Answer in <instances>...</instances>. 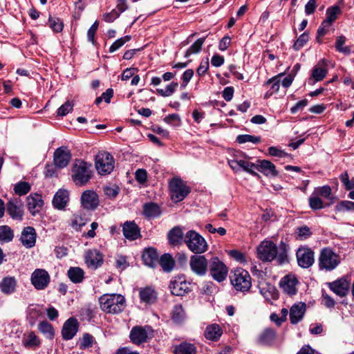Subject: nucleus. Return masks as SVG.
<instances>
[{
	"label": "nucleus",
	"instance_id": "f257e3e1",
	"mask_svg": "<svg viewBox=\"0 0 354 354\" xmlns=\"http://www.w3.org/2000/svg\"><path fill=\"white\" fill-rule=\"evenodd\" d=\"M257 253L258 258L263 261L276 259L279 263H283L288 257L286 245H259Z\"/></svg>",
	"mask_w": 354,
	"mask_h": 354
},
{
	"label": "nucleus",
	"instance_id": "338daca9",
	"mask_svg": "<svg viewBox=\"0 0 354 354\" xmlns=\"http://www.w3.org/2000/svg\"><path fill=\"white\" fill-rule=\"evenodd\" d=\"M283 75H284L283 73H280L278 75H277L271 79H269L266 82V84H272L271 89L272 91V93H276V92L279 91V88H280V81L278 80V78L279 77H281Z\"/></svg>",
	"mask_w": 354,
	"mask_h": 354
},
{
	"label": "nucleus",
	"instance_id": "49530a36",
	"mask_svg": "<svg viewBox=\"0 0 354 354\" xmlns=\"http://www.w3.org/2000/svg\"><path fill=\"white\" fill-rule=\"evenodd\" d=\"M205 38L198 39L186 51L185 57H188L192 54L198 53L200 52L202 46L205 41Z\"/></svg>",
	"mask_w": 354,
	"mask_h": 354
},
{
	"label": "nucleus",
	"instance_id": "4be33fe9",
	"mask_svg": "<svg viewBox=\"0 0 354 354\" xmlns=\"http://www.w3.org/2000/svg\"><path fill=\"white\" fill-rule=\"evenodd\" d=\"M44 313L43 306L39 304H30L27 310V319L30 325L35 324L38 319L42 317Z\"/></svg>",
	"mask_w": 354,
	"mask_h": 354
},
{
	"label": "nucleus",
	"instance_id": "6e6d98bb",
	"mask_svg": "<svg viewBox=\"0 0 354 354\" xmlns=\"http://www.w3.org/2000/svg\"><path fill=\"white\" fill-rule=\"evenodd\" d=\"M175 75L176 73L167 72L162 75V78L159 77H153L151 79V84L153 86H158L161 83L162 80H163L165 82H169L172 80Z\"/></svg>",
	"mask_w": 354,
	"mask_h": 354
},
{
	"label": "nucleus",
	"instance_id": "8fccbe9b",
	"mask_svg": "<svg viewBox=\"0 0 354 354\" xmlns=\"http://www.w3.org/2000/svg\"><path fill=\"white\" fill-rule=\"evenodd\" d=\"M236 141L240 144L245 142L257 144L261 142V138L259 136H255L249 134H243L236 137Z\"/></svg>",
	"mask_w": 354,
	"mask_h": 354
},
{
	"label": "nucleus",
	"instance_id": "4468645a",
	"mask_svg": "<svg viewBox=\"0 0 354 354\" xmlns=\"http://www.w3.org/2000/svg\"><path fill=\"white\" fill-rule=\"evenodd\" d=\"M81 205L83 209L88 211L95 209L99 205L97 194L93 190L84 191L81 196Z\"/></svg>",
	"mask_w": 354,
	"mask_h": 354
},
{
	"label": "nucleus",
	"instance_id": "5fc2aeb1",
	"mask_svg": "<svg viewBox=\"0 0 354 354\" xmlns=\"http://www.w3.org/2000/svg\"><path fill=\"white\" fill-rule=\"evenodd\" d=\"M14 190L17 195L23 196L30 190V185L26 182H19L15 185Z\"/></svg>",
	"mask_w": 354,
	"mask_h": 354
},
{
	"label": "nucleus",
	"instance_id": "58836bf2",
	"mask_svg": "<svg viewBox=\"0 0 354 354\" xmlns=\"http://www.w3.org/2000/svg\"><path fill=\"white\" fill-rule=\"evenodd\" d=\"M341 10L338 6H333L326 10V18L324 24H332L336 20L337 15L340 14Z\"/></svg>",
	"mask_w": 354,
	"mask_h": 354
},
{
	"label": "nucleus",
	"instance_id": "412c9836",
	"mask_svg": "<svg viewBox=\"0 0 354 354\" xmlns=\"http://www.w3.org/2000/svg\"><path fill=\"white\" fill-rule=\"evenodd\" d=\"M7 211L14 219H21L23 216L22 204L19 199L12 198L7 204Z\"/></svg>",
	"mask_w": 354,
	"mask_h": 354
},
{
	"label": "nucleus",
	"instance_id": "603ef678",
	"mask_svg": "<svg viewBox=\"0 0 354 354\" xmlns=\"http://www.w3.org/2000/svg\"><path fill=\"white\" fill-rule=\"evenodd\" d=\"M309 205L311 209L317 210L324 208V203L322 200L314 193L309 198Z\"/></svg>",
	"mask_w": 354,
	"mask_h": 354
},
{
	"label": "nucleus",
	"instance_id": "0eeeda50",
	"mask_svg": "<svg viewBox=\"0 0 354 354\" xmlns=\"http://www.w3.org/2000/svg\"><path fill=\"white\" fill-rule=\"evenodd\" d=\"M95 167L101 175L110 174L114 169V159L108 152H100L95 157Z\"/></svg>",
	"mask_w": 354,
	"mask_h": 354
},
{
	"label": "nucleus",
	"instance_id": "0e129e2a",
	"mask_svg": "<svg viewBox=\"0 0 354 354\" xmlns=\"http://www.w3.org/2000/svg\"><path fill=\"white\" fill-rule=\"evenodd\" d=\"M73 107V103L71 101H66L57 110V115L64 116L71 112Z\"/></svg>",
	"mask_w": 354,
	"mask_h": 354
},
{
	"label": "nucleus",
	"instance_id": "2eb2a0df",
	"mask_svg": "<svg viewBox=\"0 0 354 354\" xmlns=\"http://www.w3.org/2000/svg\"><path fill=\"white\" fill-rule=\"evenodd\" d=\"M189 265L192 272L197 275L203 276L207 272V261L204 256H192L190 259Z\"/></svg>",
	"mask_w": 354,
	"mask_h": 354
},
{
	"label": "nucleus",
	"instance_id": "a18cd8bd",
	"mask_svg": "<svg viewBox=\"0 0 354 354\" xmlns=\"http://www.w3.org/2000/svg\"><path fill=\"white\" fill-rule=\"evenodd\" d=\"M171 317L175 322L180 323L185 318V313L182 306H175L172 310Z\"/></svg>",
	"mask_w": 354,
	"mask_h": 354
},
{
	"label": "nucleus",
	"instance_id": "864d4df0",
	"mask_svg": "<svg viewBox=\"0 0 354 354\" xmlns=\"http://www.w3.org/2000/svg\"><path fill=\"white\" fill-rule=\"evenodd\" d=\"M345 42L346 37L344 36L338 37L336 39L335 48L339 52L347 55L350 53L351 49L349 47L344 46Z\"/></svg>",
	"mask_w": 354,
	"mask_h": 354
},
{
	"label": "nucleus",
	"instance_id": "c03bdc74",
	"mask_svg": "<svg viewBox=\"0 0 354 354\" xmlns=\"http://www.w3.org/2000/svg\"><path fill=\"white\" fill-rule=\"evenodd\" d=\"M39 344V339L33 332L29 333L23 339V344L27 348L38 346Z\"/></svg>",
	"mask_w": 354,
	"mask_h": 354
},
{
	"label": "nucleus",
	"instance_id": "7c9ffc66",
	"mask_svg": "<svg viewBox=\"0 0 354 354\" xmlns=\"http://www.w3.org/2000/svg\"><path fill=\"white\" fill-rule=\"evenodd\" d=\"M328 70L326 68V62L325 60H322L313 67L311 77L315 82H319L326 76Z\"/></svg>",
	"mask_w": 354,
	"mask_h": 354
},
{
	"label": "nucleus",
	"instance_id": "774afa93",
	"mask_svg": "<svg viewBox=\"0 0 354 354\" xmlns=\"http://www.w3.org/2000/svg\"><path fill=\"white\" fill-rule=\"evenodd\" d=\"M268 154L271 156H275L279 158H285L288 156V154L286 152L276 147H269Z\"/></svg>",
	"mask_w": 354,
	"mask_h": 354
},
{
	"label": "nucleus",
	"instance_id": "39448f33",
	"mask_svg": "<svg viewBox=\"0 0 354 354\" xmlns=\"http://www.w3.org/2000/svg\"><path fill=\"white\" fill-rule=\"evenodd\" d=\"M171 198L174 203L183 201L190 192V189L180 178H174L169 183Z\"/></svg>",
	"mask_w": 354,
	"mask_h": 354
},
{
	"label": "nucleus",
	"instance_id": "7ed1b4c3",
	"mask_svg": "<svg viewBox=\"0 0 354 354\" xmlns=\"http://www.w3.org/2000/svg\"><path fill=\"white\" fill-rule=\"evenodd\" d=\"M91 165L77 160L72 167L71 176L76 185L82 186L86 184L91 178Z\"/></svg>",
	"mask_w": 354,
	"mask_h": 354
},
{
	"label": "nucleus",
	"instance_id": "9d476101",
	"mask_svg": "<svg viewBox=\"0 0 354 354\" xmlns=\"http://www.w3.org/2000/svg\"><path fill=\"white\" fill-rule=\"evenodd\" d=\"M296 256L297 263L301 268H308L315 262L314 252L307 247L301 246L299 248Z\"/></svg>",
	"mask_w": 354,
	"mask_h": 354
},
{
	"label": "nucleus",
	"instance_id": "bf43d9fd",
	"mask_svg": "<svg viewBox=\"0 0 354 354\" xmlns=\"http://www.w3.org/2000/svg\"><path fill=\"white\" fill-rule=\"evenodd\" d=\"M309 39V35L306 32L301 34L295 41L292 48L295 50H299L307 43Z\"/></svg>",
	"mask_w": 354,
	"mask_h": 354
},
{
	"label": "nucleus",
	"instance_id": "a19ab883",
	"mask_svg": "<svg viewBox=\"0 0 354 354\" xmlns=\"http://www.w3.org/2000/svg\"><path fill=\"white\" fill-rule=\"evenodd\" d=\"M38 330L46 338L53 339L54 337V330L52 325L46 321L41 322L38 325Z\"/></svg>",
	"mask_w": 354,
	"mask_h": 354
},
{
	"label": "nucleus",
	"instance_id": "bb28decb",
	"mask_svg": "<svg viewBox=\"0 0 354 354\" xmlns=\"http://www.w3.org/2000/svg\"><path fill=\"white\" fill-rule=\"evenodd\" d=\"M43 200L39 194L30 195L27 198V206L32 215L38 213L43 206Z\"/></svg>",
	"mask_w": 354,
	"mask_h": 354
},
{
	"label": "nucleus",
	"instance_id": "79ce46f5",
	"mask_svg": "<svg viewBox=\"0 0 354 354\" xmlns=\"http://www.w3.org/2000/svg\"><path fill=\"white\" fill-rule=\"evenodd\" d=\"M160 213V207L156 203H150L144 205V214L147 217H156Z\"/></svg>",
	"mask_w": 354,
	"mask_h": 354
},
{
	"label": "nucleus",
	"instance_id": "20e7f679",
	"mask_svg": "<svg viewBox=\"0 0 354 354\" xmlns=\"http://www.w3.org/2000/svg\"><path fill=\"white\" fill-rule=\"evenodd\" d=\"M232 285L237 291L246 292L251 288V277L248 271L236 268L230 277Z\"/></svg>",
	"mask_w": 354,
	"mask_h": 354
},
{
	"label": "nucleus",
	"instance_id": "f3484780",
	"mask_svg": "<svg viewBox=\"0 0 354 354\" xmlns=\"http://www.w3.org/2000/svg\"><path fill=\"white\" fill-rule=\"evenodd\" d=\"M71 155L68 149L59 147L54 152V164L57 167H66L71 160Z\"/></svg>",
	"mask_w": 354,
	"mask_h": 354
},
{
	"label": "nucleus",
	"instance_id": "aec40b11",
	"mask_svg": "<svg viewBox=\"0 0 354 354\" xmlns=\"http://www.w3.org/2000/svg\"><path fill=\"white\" fill-rule=\"evenodd\" d=\"M122 232L129 241H134L140 236V228L134 221H126L123 224Z\"/></svg>",
	"mask_w": 354,
	"mask_h": 354
},
{
	"label": "nucleus",
	"instance_id": "4c0bfd02",
	"mask_svg": "<svg viewBox=\"0 0 354 354\" xmlns=\"http://www.w3.org/2000/svg\"><path fill=\"white\" fill-rule=\"evenodd\" d=\"M186 243H207L205 239L194 230H189L185 234Z\"/></svg>",
	"mask_w": 354,
	"mask_h": 354
},
{
	"label": "nucleus",
	"instance_id": "09e8293b",
	"mask_svg": "<svg viewBox=\"0 0 354 354\" xmlns=\"http://www.w3.org/2000/svg\"><path fill=\"white\" fill-rule=\"evenodd\" d=\"M13 233L6 225L0 226V241L10 242L12 240Z\"/></svg>",
	"mask_w": 354,
	"mask_h": 354
},
{
	"label": "nucleus",
	"instance_id": "052dcab7",
	"mask_svg": "<svg viewBox=\"0 0 354 354\" xmlns=\"http://www.w3.org/2000/svg\"><path fill=\"white\" fill-rule=\"evenodd\" d=\"M331 188L328 185L317 187L313 193L319 197L328 198L331 194Z\"/></svg>",
	"mask_w": 354,
	"mask_h": 354
},
{
	"label": "nucleus",
	"instance_id": "423d86ee",
	"mask_svg": "<svg viewBox=\"0 0 354 354\" xmlns=\"http://www.w3.org/2000/svg\"><path fill=\"white\" fill-rule=\"evenodd\" d=\"M340 263L339 257L328 248L322 250L319 258V266L321 270L331 271L336 268Z\"/></svg>",
	"mask_w": 354,
	"mask_h": 354
},
{
	"label": "nucleus",
	"instance_id": "37998d69",
	"mask_svg": "<svg viewBox=\"0 0 354 354\" xmlns=\"http://www.w3.org/2000/svg\"><path fill=\"white\" fill-rule=\"evenodd\" d=\"M178 86V84L177 82H172L167 85L165 88H157L156 93L162 97H169L174 93Z\"/></svg>",
	"mask_w": 354,
	"mask_h": 354
},
{
	"label": "nucleus",
	"instance_id": "6ab92c4d",
	"mask_svg": "<svg viewBox=\"0 0 354 354\" xmlns=\"http://www.w3.org/2000/svg\"><path fill=\"white\" fill-rule=\"evenodd\" d=\"M78 330V322L75 318H69L64 324L62 334L66 340L71 339L77 333Z\"/></svg>",
	"mask_w": 354,
	"mask_h": 354
},
{
	"label": "nucleus",
	"instance_id": "ea45409f",
	"mask_svg": "<svg viewBox=\"0 0 354 354\" xmlns=\"http://www.w3.org/2000/svg\"><path fill=\"white\" fill-rule=\"evenodd\" d=\"M68 276L73 283H80L84 278V271L78 267H73L68 270Z\"/></svg>",
	"mask_w": 354,
	"mask_h": 354
},
{
	"label": "nucleus",
	"instance_id": "e2e57ef3",
	"mask_svg": "<svg viewBox=\"0 0 354 354\" xmlns=\"http://www.w3.org/2000/svg\"><path fill=\"white\" fill-rule=\"evenodd\" d=\"M104 192L108 198L113 199L118 195L120 188L117 185L106 186L104 188Z\"/></svg>",
	"mask_w": 354,
	"mask_h": 354
},
{
	"label": "nucleus",
	"instance_id": "680f3d73",
	"mask_svg": "<svg viewBox=\"0 0 354 354\" xmlns=\"http://www.w3.org/2000/svg\"><path fill=\"white\" fill-rule=\"evenodd\" d=\"M164 122L168 124L178 127L181 124V120L179 115L176 113L169 114L164 118Z\"/></svg>",
	"mask_w": 354,
	"mask_h": 354
},
{
	"label": "nucleus",
	"instance_id": "dca6fc26",
	"mask_svg": "<svg viewBox=\"0 0 354 354\" xmlns=\"http://www.w3.org/2000/svg\"><path fill=\"white\" fill-rule=\"evenodd\" d=\"M329 288L339 297L346 296L349 290L350 281L346 277H342L328 283Z\"/></svg>",
	"mask_w": 354,
	"mask_h": 354
},
{
	"label": "nucleus",
	"instance_id": "2f4dec72",
	"mask_svg": "<svg viewBox=\"0 0 354 354\" xmlns=\"http://www.w3.org/2000/svg\"><path fill=\"white\" fill-rule=\"evenodd\" d=\"M223 334V330L218 324H213L207 326L204 335L206 339L211 341H217Z\"/></svg>",
	"mask_w": 354,
	"mask_h": 354
},
{
	"label": "nucleus",
	"instance_id": "5701e85b",
	"mask_svg": "<svg viewBox=\"0 0 354 354\" xmlns=\"http://www.w3.org/2000/svg\"><path fill=\"white\" fill-rule=\"evenodd\" d=\"M88 216L85 212L84 209H80L73 214L71 225L75 230H80L88 221Z\"/></svg>",
	"mask_w": 354,
	"mask_h": 354
},
{
	"label": "nucleus",
	"instance_id": "72a5a7b5",
	"mask_svg": "<svg viewBox=\"0 0 354 354\" xmlns=\"http://www.w3.org/2000/svg\"><path fill=\"white\" fill-rule=\"evenodd\" d=\"M140 297L142 301L151 304L156 301V293L152 288L146 287L140 290Z\"/></svg>",
	"mask_w": 354,
	"mask_h": 354
},
{
	"label": "nucleus",
	"instance_id": "6e6552de",
	"mask_svg": "<svg viewBox=\"0 0 354 354\" xmlns=\"http://www.w3.org/2000/svg\"><path fill=\"white\" fill-rule=\"evenodd\" d=\"M209 271L212 279L218 283L226 280L228 274V268L218 257L211 259Z\"/></svg>",
	"mask_w": 354,
	"mask_h": 354
},
{
	"label": "nucleus",
	"instance_id": "cd10ccee",
	"mask_svg": "<svg viewBox=\"0 0 354 354\" xmlns=\"http://www.w3.org/2000/svg\"><path fill=\"white\" fill-rule=\"evenodd\" d=\"M261 295L267 301L276 300L278 298V292L276 288L266 283H261L259 286Z\"/></svg>",
	"mask_w": 354,
	"mask_h": 354
},
{
	"label": "nucleus",
	"instance_id": "c756f323",
	"mask_svg": "<svg viewBox=\"0 0 354 354\" xmlns=\"http://www.w3.org/2000/svg\"><path fill=\"white\" fill-rule=\"evenodd\" d=\"M257 169L267 176L274 177L278 175L275 165L270 160H259Z\"/></svg>",
	"mask_w": 354,
	"mask_h": 354
},
{
	"label": "nucleus",
	"instance_id": "13d9d810",
	"mask_svg": "<svg viewBox=\"0 0 354 354\" xmlns=\"http://www.w3.org/2000/svg\"><path fill=\"white\" fill-rule=\"evenodd\" d=\"M131 36L126 35L117 39L109 48V53H113L120 48L124 44L131 40Z\"/></svg>",
	"mask_w": 354,
	"mask_h": 354
},
{
	"label": "nucleus",
	"instance_id": "a211bd4d",
	"mask_svg": "<svg viewBox=\"0 0 354 354\" xmlns=\"http://www.w3.org/2000/svg\"><path fill=\"white\" fill-rule=\"evenodd\" d=\"M306 305L304 302L294 304L290 309V320L292 324H297L301 322L305 315Z\"/></svg>",
	"mask_w": 354,
	"mask_h": 354
},
{
	"label": "nucleus",
	"instance_id": "ddd939ff",
	"mask_svg": "<svg viewBox=\"0 0 354 354\" xmlns=\"http://www.w3.org/2000/svg\"><path fill=\"white\" fill-rule=\"evenodd\" d=\"M31 283L37 290L45 289L50 282V275L44 269H36L31 274Z\"/></svg>",
	"mask_w": 354,
	"mask_h": 354
},
{
	"label": "nucleus",
	"instance_id": "de8ad7c7",
	"mask_svg": "<svg viewBox=\"0 0 354 354\" xmlns=\"http://www.w3.org/2000/svg\"><path fill=\"white\" fill-rule=\"evenodd\" d=\"M195 347L192 344L183 343L175 349V354H195Z\"/></svg>",
	"mask_w": 354,
	"mask_h": 354
},
{
	"label": "nucleus",
	"instance_id": "4d7b16f0",
	"mask_svg": "<svg viewBox=\"0 0 354 354\" xmlns=\"http://www.w3.org/2000/svg\"><path fill=\"white\" fill-rule=\"evenodd\" d=\"M48 24L50 28L56 32H61L64 27L62 21L59 18L49 17Z\"/></svg>",
	"mask_w": 354,
	"mask_h": 354
},
{
	"label": "nucleus",
	"instance_id": "9b49d317",
	"mask_svg": "<svg viewBox=\"0 0 354 354\" xmlns=\"http://www.w3.org/2000/svg\"><path fill=\"white\" fill-rule=\"evenodd\" d=\"M299 281L295 274H289L284 276L279 282V286L287 295L292 296L297 294Z\"/></svg>",
	"mask_w": 354,
	"mask_h": 354
},
{
	"label": "nucleus",
	"instance_id": "c9c22d12",
	"mask_svg": "<svg viewBox=\"0 0 354 354\" xmlns=\"http://www.w3.org/2000/svg\"><path fill=\"white\" fill-rule=\"evenodd\" d=\"M276 333L273 329L266 328L259 335V341L264 345H269L274 342Z\"/></svg>",
	"mask_w": 354,
	"mask_h": 354
},
{
	"label": "nucleus",
	"instance_id": "f704fd0d",
	"mask_svg": "<svg viewBox=\"0 0 354 354\" xmlns=\"http://www.w3.org/2000/svg\"><path fill=\"white\" fill-rule=\"evenodd\" d=\"M183 237V230L180 226H175L167 234L169 243H178Z\"/></svg>",
	"mask_w": 354,
	"mask_h": 354
},
{
	"label": "nucleus",
	"instance_id": "69168bd1",
	"mask_svg": "<svg viewBox=\"0 0 354 354\" xmlns=\"http://www.w3.org/2000/svg\"><path fill=\"white\" fill-rule=\"evenodd\" d=\"M297 234L299 241L305 240L311 235L310 229L307 226L298 227Z\"/></svg>",
	"mask_w": 354,
	"mask_h": 354
},
{
	"label": "nucleus",
	"instance_id": "c85d7f7f",
	"mask_svg": "<svg viewBox=\"0 0 354 354\" xmlns=\"http://www.w3.org/2000/svg\"><path fill=\"white\" fill-rule=\"evenodd\" d=\"M17 280L14 277H6L0 282V290L5 295H11L16 290Z\"/></svg>",
	"mask_w": 354,
	"mask_h": 354
},
{
	"label": "nucleus",
	"instance_id": "f03ea898",
	"mask_svg": "<svg viewBox=\"0 0 354 354\" xmlns=\"http://www.w3.org/2000/svg\"><path fill=\"white\" fill-rule=\"evenodd\" d=\"M101 309L106 313L117 314L123 310L125 299L120 294H106L99 299Z\"/></svg>",
	"mask_w": 354,
	"mask_h": 354
},
{
	"label": "nucleus",
	"instance_id": "393cba45",
	"mask_svg": "<svg viewBox=\"0 0 354 354\" xmlns=\"http://www.w3.org/2000/svg\"><path fill=\"white\" fill-rule=\"evenodd\" d=\"M102 255L97 250L88 251L85 256V262L88 267L96 269L102 263Z\"/></svg>",
	"mask_w": 354,
	"mask_h": 354
},
{
	"label": "nucleus",
	"instance_id": "1a4fd4ad",
	"mask_svg": "<svg viewBox=\"0 0 354 354\" xmlns=\"http://www.w3.org/2000/svg\"><path fill=\"white\" fill-rule=\"evenodd\" d=\"M153 335V330L149 326H136L130 331L129 338L132 343L140 345L146 342Z\"/></svg>",
	"mask_w": 354,
	"mask_h": 354
},
{
	"label": "nucleus",
	"instance_id": "e433bc0d",
	"mask_svg": "<svg viewBox=\"0 0 354 354\" xmlns=\"http://www.w3.org/2000/svg\"><path fill=\"white\" fill-rule=\"evenodd\" d=\"M159 263L162 270L167 272H171L175 266V261L169 254L162 255L160 258Z\"/></svg>",
	"mask_w": 354,
	"mask_h": 354
},
{
	"label": "nucleus",
	"instance_id": "f8f14e48",
	"mask_svg": "<svg viewBox=\"0 0 354 354\" xmlns=\"http://www.w3.org/2000/svg\"><path fill=\"white\" fill-rule=\"evenodd\" d=\"M189 285L184 276H178L171 279L169 288L172 295L183 296L189 291Z\"/></svg>",
	"mask_w": 354,
	"mask_h": 354
},
{
	"label": "nucleus",
	"instance_id": "3c124183",
	"mask_svg": "<svg viewBox=\"0 0 354 354\" xmlns=\"http://www.w3.org/2000/svg\"><path fill=\"white\" fill-rule=\"evenodd\" d=\"M335 210L337 212L354 210V202L342 201L335 205Z\"/></svg>",
	"mask_w": 354,
	"mask_h": 354
},
{
	"label": "nucleus",
	"instance_id": "473e14b6",
	"mask_svg": "<svg viewBox=\"0 0 354 354\" xmlns=\"http://www.w3.org/2000/svg\"><path fill=\"white\" fill-rule=\"evenodd\" d=\"M37 234L35 230L32 227H26L23 230L21 235V241L22 243H35Z\"/></svg>",
	"mask_w": 354,
	"mask_h": 354
},
{
	"label": "nucleus",
	"instance_id": "b1692460",
	"mask_svg": "<svg viewBox=\"0 0 354 354\" xmlns=\"http://www.w3.org/2000/svg\"><path fill=\"white\" fill-rule=\"evenodd\" d=\"M142 259L145 265L154 268L158 262V254L154 248L149 247L144 250Z\"/></svg>",
	"mask_w": 354,
	"mask_h": 354
},
{
	"label": "nucleus",
	"instance_id": "a878e982",
	"mask_svg": "<svg viewBox=\"0 0 354 354\" xmlns=\"http://www.w3.org/2000/svg\"><path fill=\"white\" fill-rule=\"evenodd\" d=\"M69 201V194L67 190L59 189L53 199V206L58 209L65 208Z\"/></svg>",
	"mask_w": 354,
	"mask_h": 354
}]
</instances>
